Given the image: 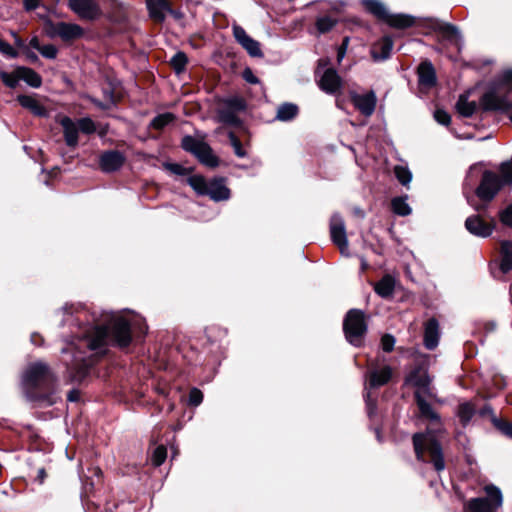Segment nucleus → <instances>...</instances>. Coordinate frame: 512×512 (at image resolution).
<instances>
[{
    "instance_id": "63",
    "label": "nucleus",
    "mask_w": 512,
    "mask_h": 512,
    "mask_svg": "<svg viewBox=\"0 0 512 512\" xmlns=\"http://www.w3.org/2000/svg\"><path fill=\"white\" fill-rule=\"evenodd\" d=\"M46 478V471L44 468H39L37 471L36 480L42 484Z\"/></svg>"
},
{
    "instance_id": "14",
    "label": "nucleus",
    "mask_w": 512,
    "mask_h": 512,
    "mask_svg": "<svg viewBox=\"0 0 512 512\" xmlns=\"http://www.w3.org/2000/svg\"><path fill=\"white\" fill-rule=\"evenodd\" d=\"M233 35L236 41L247 51L251 57L261 58L263 52L260 47V43L251 38L244 28L238 25L233 26Z\"/></svg>"
},
{
    "instance_id": "35",
    "label": "nucleus",
    "mask_w": 512,
    "mask_h": 512,
    "mask_svg": "<svg viewBox=\"0 0 512 512\" xmlns=\"http://www.w3.org/2000/svg\"><path fill=\"white\" fill-rule=\"evenodd\" d=\"M439 32L442 34V36L449 40L454 41L456 44H458L461 41V33L457 26L450 24V23H442L439 26Z\"/></svg>"
},
{
    "instance_id": "21",
    "label": "nucleus",
    "mask_w": 512,
    "mask_h": 512,
    "mask_svg": "<svg viewBox=\"0 0 512 512\" xmlns=\"http://www.w3.org/2000/svg\"><path fill=\"white\" fill-rule=\"evenodd\" d=\"M393 40L389 36H385L375 43L371 48V56L374 61H385L387 60L393 49Z\"/></svg>"
},
{
    "instance_id": "24",
    "label": "nucleus",
    "mask_w": 512,
    "mask_h": 512,
    "mask_svg": "<svg viewBox=\"0 0 512 512\" xmlns=\"http://www.w3.org/2000/svg\"><path fill=\"white\" fill-rule=\"evenodd\" d=\"M385 22L396 29H405L413 26L415 24V17L409 14L404 13H396L391 14L388 13V16L385 19Z\"/></svg>"
},
{
    "instance_id": "48",
    "label": "nucleus",
    "mask_w": 512,
    "mask_h": 512,
    "mask_svg": "<svg viewBox=\"0 0 512 512\" xmlns=\"http://www.w3.org/2000/svg\"><path fill=\"white\" fill-rule=\"evenodd\" d=\"M228 137H229L230 143L234 149V153L238 157L244 158L246 156V152L242 148L240 140L236 137V135L233 132H229Z\"/></svg>"
},
{
    "instance_id": "18",
    "label": "nucleus",
    "mask_w": 512,
    "mask_h": 512,
    "mask_svg": "<svg viewBox=\"0 0 512 512\" xmlns=\"http://www.w3.org/2000/svg\"><path fill=\"white\" fill-rule=\"evenodd\" d=\"M440 340V327L436 318H430L424 323L423 344L426 349L434 350Z\"/></svg>"
},
{
    "instance_id": "16",
    "label": "nucleus",
    "mask_w": 512,
    "mask_h": 512,
    "mask_svg": "<svg viewBox=\"0 0 512 512\" xmlns=\"http://www.w3.org/2000/svg\"><path fill=\"white\" fill-rule=\"evenodd\" d=\"M354 106L366 117H370L376 108L377 97L373 90L365 94H351Z\"/></svg>"
},
{
    "instance_id": "33",
    "label": "nucleus",
    "mask_w": 512,
    "mask_h": 512,
    "mask_svg": "<svg viewBox=\"0 0 512 512\" xmlns=\"http://www.w3.org/2000/svg\"><path fill=\"white\" fill-rule=\"evenodd\" d=\"M217 115L219 121L225 125L234 127L241 125V120L238 117L237 113L226 108L223 105L218 109Z\"/></svg>"
},
{
    "instance_id": "55",
    "label": "nucleus",
    "mask_w": 512,
    "mask_h": 512,
    "mask_svg": "<svg viewBox=\"0 0 512 512\" xmlns=\"http://www.w3.org/2000/svg\"><path fill=\"white\" fill-rule=\"evenodd\" d=\"M365 401H366V408L368 416L371 418L376 413V402L375 400L371 399V395L369 390H365Z\"/></svg>"
},
{
    "instance_id": "44",
    "label": "nucleus",
    "mask_w": 512,
    "mask_h": 512,
    "mask_svg": "<svg viewBox=\"0 0 512 512\" xmlns=\"http://www.w3.org/2000/svg\"><path fill=\"white\" fill-rule=\"evenodd\" d=\"M167 457V450L163 445H160L155 448L153 451L151 461L152 464L156 467L162 465Z\"/></svg>"
},
{
    "instance_id": "39",
    "label": "nucleus",
    "mask_w": 512,
    "mask_h": 512,
    "mask_svg": "<svg viewBox=\"0 0 512 512\" xmlns=\"http://www.w3.org/2000/svg\"><path fill=\"white\" fill-rule=\"evenodd\" d=\"M175 120V115L170 112L162 113L157 116H155L151 123L150 127L156 129V130H162L165 128L168 124L172 123Z\"/></svg>"
},
{
    "instance_id": "30",
    "label": "nucleus",
    "mask_w": 512,
    "mask_h": 512,
    "mask_svg": "<svg viewBox=\"0 0 512 512\" xmlns=\"http://www.w3.org/2000/svg\"><path fill=\"white\" fill-rule=\"evenodd\" d=\"M395 281L392 276L385 275L374 287L375 292L382 298L390 297L394 292Z\"/></svg>"
},
{
    "instance_id": "50",
    "label": "nucleus",
    "mask_w": 512,
    "mask_h": 512,
    "mask_svg": "<svg viewBox=\"0 0 512 512\" xmlns=\"http://www.w3.org/2000/svg\"><path fill=\"white\" fill-rule=\"evenodd\" d=\"M499 218L503 225L512 227V204L499 213Z\"/></svg>"
},
{
    "instance_id": "19",
    "label": "nucleus",
    "mask_w": 512,
    "mask_h": 512,
    "mask_svg": "<svg viewBox=\"0 0 512 512\" xmlns=\"http://www.w3.org/2000/svg\"><path fill=\"white\" fill-rule=\"evenodd\" d=\"M369 381L365 386V390L378 388L389 382L392 377V369L390 366H384L380 369H371L368 373Z\"/></svg>"
},
{
    "instance_id": "45",
    "label": "nucleus",
    "mask_w": 512,
    "mask_h": 512,
    "mask_svg": "<svg viewBox=\"0 0 512 512\" xmlns=\"http://www.w3.org/2000/svg\"><path fill=\"white\" fill-rule=\"evenodd\" d=\"M147 7L150 13V16L156 21L162 22L165 19V13L163 9H160L153 0H147Z\"/></svg>"
},
{
    "instance_id": "64",
    "label": "nucleus",
    "mask_w": 512,
    "mask_h": 512,
    "mask_svg": "<svg viewBox=\"0 0 512 512\" xmlns=\"http://www.w3.org/2000/svg\"><path fill=\"white\" fill-rule=\"evenodd\" d=\"M502 78L505 83H512V70L505 71Z\"/></svg>"
},
{
    "instance_id": "32",
    "label": "nucleus",
    "mask_w": 512,
    "mask_h": 512,
    "mask_svg": "<svg viewBox=\"0 0 512 512\" xmlns=\"http://www.w3.org/2000/svg\"><path fill=\"white\" fill-rule=\"evenodd\" d=\"M408 196L394 197L391 200L392 211L398 216H408L412 213V208L407 202Z\"/></svg>"
},
{
    "instance_id": "1",
    "label": "nucleus",
    "mask_w": 512,
    "mask_h": 512,
    "mask_svg": "<svg viewBox=\"0 0 512 512\" xmlns=\"http://www.w3.org/2000/svg\"><path fill=\"white\" fill-rule=\"evenodd\" d=\"M65 317L62 325L69 323L77 328L75 340L61 349L62 361L69 377L77 382L84 380L97 361V356L106 352L108 345L125 348L131 343V323L120 313L93 311L92 323L83 324L81 316L86 311L65 305L61 310Z\"/></svg>"
},
{
    "instance_id": "15",
    "label": "nucleus",
    "mask_w": 512,
    "mask_h": 512,
    "mask_svg": "<svg viewBox=\"0 0 512 512\" xmlns=\"http://www.w3.org/2000/svg\"><path fill=\"white\" fill-rule=\"evenodd\" d=\"M465 228L474 236L487 238L492 234L495 225L493 221L488 223L479 215H472L465 220Z\"/></svg>"
},
{
    "instance_id": "2",
    "label": "nucleus",
    "mask_w": 512,
    "mask_h": 512,
    "mask_svg": "<svg viewBox=\"0 0 512 512\" xmlns=\"http://www.w3.org/2000/svg\"><path fill=\"white\" fill-rule=\"evenodd\" d=\"M56 377L50 367L41 361L30 364L22 375V386L27 399L40 407L52 406L60 399L55 390L36 393L35 389H53Z\"/></svg>"
},
{
    "instance_id": "23",
    "label": "nucleus",
    "mask_w": 512,
    "mask_h": 512,
    "mask_svg": "<svg viewBox=\"0 0 512 512\" xmlns=\"http://www.w3.org/2000/svg\"><path fill=\"white\" fill-rule=\"evenodd\" d=\"M419 84L432 87L436 83V74L434 67L431 62L424 61L419 65L418 68Z\"/></svg>"
},
{
    "instance_id": "46",
    "label": "nucleus",
    "mask_w": 512,
    "mask_h": 512,
    "mask_svg": "<svg viewBox=\"0 0 512 512\" xmlns=\"http://www.w3.org/2000/svg\"><path fill=\"white\" fill-rule=\"evenodd\" d=\"M0 78L6 86H8L10 88H15L18 85L19 80H21L19 77V68L17 69L16 74L8 73V72H1Z\"/></svg>"
},
{
    "instance_id": "57",
    "label": "nucleus",
    "mask_w": 512,
    "mask_h": 512,
    "mask_svg": "<svg viewBox=\"0 0 512 512\" xmlns=\"http://www.w3.org/2000/svg\"><path fill=\"white\" fill-rule=\"evenodd\" d=\"M497 428L508 438L512 439V423L511 422H495Z\"/></svg>"
},
{
    "instance_id": "62",
    "label": "nucleus",
    "mask_w": 512,
    "mask_h": 512,
    "mask_svg": "<svg viewBox=\"0 0 512 512\" xmlns=\"http://www.w3.org/2000/svg\"><path fill=\"white\" fill-rule=\"evenodd\" d=\"M67 399L68 401L70 402H76L80 399V392L76 389H73L71 391H69L68 395H67Z\"/></svg>"
},
{
    "instance_id": "31",
    "label": "nucleus",
    "mask_w": 512,
    "mask_h": 512,
    "mask_svg": "<svg viewBox=\"0 0 512 512\" xmlns=\"http://www.w3.org/2000/svg\"><path fill=\"white\" fill-rule=\"evenodd\" d=\"M500 269L503 273L512 270V242L503 241L501 244V263Z\"/></svg>"
},
{
    "instance_id": "5",
    "label": "nucleus",
    "mask_w": 512,
    "mask_h": 512,
    "mask_svg": "<svg viewBox=\"0 0 512 512\" xmlns=\"http://www.w3.org/2000/svg\"><path fill=\"white\" fill-rule=\"evenodd\" d=\"M343 330L350 344L356 347L361 346L367 332L364 312L358 309L349 310L344 318Z\"/></svg>"
},
{
    "instance_id": "38",
    "label": "nucleus",
    "mask_w": 512,
    "mask_h": 512,
    "mask_svg": "<svg viewBox=\"0 0 512 512\" xmlns=\"http://www.w3.org/2000/svg\"><path fill=\"white\" fill-rule=\"evenodd\" d=\"M204 145H205V142L200 141L190 135L184 136L182 138V142H181L182 148L185 151L192 153L193 155H196L199 152V150L202 148V146H204Z\"/></svg>"
},
{
    "instance_id": "37",
    "label": "nucleus",
    "mask_w": 512,
    "mask_h": 512,
    "mask_svg": "<svg viewBox=\"0 0 512 512\" xmlns=\"http://www.w3.org/2000/svg\"><path fill=\"white\" fill-rule=\"evenodd\" d=\"M222 105L226 108L239 113L247 108L246 101L240 96H230L222 100Z\"/></svg>"
},
{
    "instance_id": "40",
    "label": "nucleus",
    "mask_w": 512,
    "mask_h": 512,
    "mask_svg": "<svg viewBox=\"0 0 512 512\" xmlns=\"http://www.w3.org/2000/svg\"><path fill=\"white\" fill-rule=\"evenodd\" d=\"M475 409L470 402H463L459 405L457 415L460 421L466 425L473 417Z\"/></svg>"
},
{
    "instance_id": "49",
    "label": "nucleus",
    "mask_w": 512,
    "mask_h": 512,
    "mask_svg": "<svg viewBox=\"0 0 512 512\" xmlns=\"http://www.w3.org/2000/svg\"><path fill=\"white\" fill-rule=\"evenodd\" d=\"M396 339L391 334H385L381 338V347L384 352H391L394 349Z\"/></svg>"
},
{
    "instance_id": "10",
    "label": "nucleus",
    "mask_w": 512,
    "mask_h": 512,
    "mask_svg": "<svg viewBox=\"0 0 512 512\" xmlns=\"http://www.w3.org/2000/svg\"><path fill=\"white\" fill-rule=\"evenodd\" d=\"M330 235L332 242L339 248L342 255L348 256V239L343 217L334 213L330 220Z\"/></svg>"
},
{
    "instance_id": "3",
    "label": "nucleus",
    "mask_w": 512,
    "mask_h": 512,
    "mask_svg": "<svg viewBox=\"0 0 512 512\" xmlns=\"http://www.w3.org/2000/svg\"><path fill=\"white\" fill-rule=\"evenodd\" d=\"M439 434V429L428 428L426 432L415 433L412 437L417 460L431 463L437 472L446 467Z\"/></svg>"
},
{
    "instance_id": "34",
    "label": "nucleus",
    "mask_w": 512,
    "mask_h": 512,
    "mask_svg": "<svg viewBox=\"0 0 512 512\" xmlns=\"http://www.w3.org/2000/svg\"><path fill=\"white\" fill-rule=\"evenodd\" d=\"M19 77L33 88H39L42 84L40 75L30 68H19Z\"/></svg>"
},
{
    "instance_id": "20",
    "label": "nucleus",
    "mask_w": 512,
    "mask_h": 512,
    "mask_svg": "<svg viewBox=\"0 0 512 512\" xmlns=\"http://www.w3.org/2000/svg\"><path fill=\"white\" fill-rule=\"evenodd\" d=\"M60 125L63 128L64 139L69 147H76L78 144L79 129L76 121L72 120L68 116H63L59 120Z\"/></svg>"
},
{
    "instance_id": "17",
    "label": "nucleus",
    "mask_w": 512,
    "mask_h": 512,
    "mask_svg": "<svg viewBox=\"0 0 512 512\" xmlns=\"http://www.w3.org/2000/svg\"><path fill=\"white\" fill-rule=\"evenodd\" d=\"M124 155L117 150L104 152L99 159V165L103 172L111 173L119 170L124 164Z\"/></svg>"
},
{
    "instance_id": "52",
    "label": "nucleus",
    "mask_w": 512,
    "mask_h": 512,
    "mask_svg": "<svg viewBox=\"0 0 512 512\" xmlns=\"http://www.w3.org/2000/svg\"><path fill=\"white\" fill-rule=\"evenodd\" d=\"M434 119L439 124L444 125V126H448L450 124V121H451L450 115L446 111L441 110V109H437L434 112Z\"/></svg>"
},
{
    "instance_id": "42",
    "label": "nucleus",
    "mask_w": 512,
    "mask_h": 512,
    "mask_svg": "<svg viewBox=\"0 0 512 512\" xmlns=\"http://www.w3.org/2000/svg\"><path fill=\"white\" fill-rule=\"evenodd\" d=\"M394 174L397 180L403 185L407 186L412 180V173L408 167L396 165L394 167Z\"/></svg>"
},
{
    "instance_id": "58",
    "label": "nucleus",
    "mask_w": 512,
    "mask_h": 512,
    "mask_svg": "<svg viewBox=\"0 0 512 512\" xmlns=\"http://www.w3.org/2000/svg\"><path fill=\"white\" fill-rule=\"evenodd\" d=\"M348 43H349V38L345 37L342 44L338 47V49H337V62L338 63H340L344 59V57L346 55Z\"/></svg>"
},
{
    "instance_id": "53",
    "label": "nucleus",
    "mask_w": 512,
    "mask_h": 512,
    "mask_svg": "<svg viewBox=\"0 0 512 512\" xmlns=\"http://www.w3.org/2000/svg\"><path fill=\"white\" fill-rule=\"evenodd\" d=\"M0 52L10 58H15L18 55L16 50L8 42L2 39H0Z\"/></svg>"
},
{
    "instance_id": "28",
    "label": "nucleus",
    "mask_w": 512,
    "mask_h": 512,
    "mask_svg": "<svg viewBox=\"0 0 512 512\" xmlns=\"http://www.w3.org/2000/svg\"><path fill=\"white\" fill-rule=\"evenodd\" d=\"M298 106L294 103L285 102L278 106L275 119L281 122H289L298 115Z\"/></svg>"
},
{
    "instance_id": "25",
    "label": "nucleus",
    "mask_w": 512,
    "mask_h": 512,
    "mask_svg": "<svg viewBox=\"0 0 512 512\" xmlns=\"http://www.w3.org/2000/svg\"><path fill=\"white\" fill-rule=\"evenodd\" d=\"M414 397L422 417H425L436 424H440V416L437 414L432 406L424 399L420 391H415Z\"/></svg>"
},
{
    "instance_id": "11",
    "label": "nucleus",
    "mask_w": 512,
    "mask_h": 512,
    "mask_svg": "<svg viewBox=\"0 0 512 512\" xmlns=\"http://www.w3.org/2000/svg\"><path fill=\"white\" fill-rule=\"evenodd\" d=\"M68 7L81 19L93 21L98 19L101 8L95 0H69Z\"/></svg>"
},
{
    "instance_id": "9",
    "label": "nucleus",
    "mask_w": 512,
    "mask_h": 512,
    "mask_svg": "<svg viewBox=\"0 0 512 512\" xmlns=\"http://www.w3.org/2000/svg\"><path fill=\"white\" fill-rule=\"evenodd\" d=\"M47 33L50 37H59L65 42L79 39L83 36L84 30L81 26L68 22L49 23Z\"/></svg>"
},
{
    "instance_id": "56",
    "label": "nucleus",
    "mask_w": 512,
    "mask_h": 512,
    "mask_svg": "<svg viewBox=\"0 0 512 512\" xmlns=\"http://www.w3.org/2000/svg\"><path fill=\"white\" fill-rule=\"evenodd\" d=\"M243 79L249 84H259L260 80L257 76L254 75L251 68L246 67L242 72Z\"/></svg>"
},
{
    "instance_id": "36",
    "label": "nucleus",
    "mask_w": 512,
    "mask_h": 512,
    "mask_svg": "<svg viewBox=\"0 0 512 512\" xmlns=\"http://www.w3.org/2000/svg\"><path fill=\"white\" fill-rule=\"evenodd\" d=\"M456 108L460 115L464 117H470L476 110V104L475 102L468 101L467 96L460 95L456 103Z\"/></svg>"
},
{
    "instance_id": "6",
    "label": "nucleus",
    "mask_w": 512,
    "mask_h": 512,
    "mask_svg": "<svg viewBox=\"0 0 512 512\" xmlns=\"http://www.w3.org/2000/svg\"><path fill=\"white\" fill-rule=\"evenodd\" d=\"M486 497L473 498L465 504L466 512H496L502 505L503 497L501 490L489 485L485 487Z\"/></svg>"
},
{
    "instance_id": "26",
    "label": "nucleus",
    "mask_w": 512,
    "mask_h": 512,
    "mask_svg": "<svg viewBox=\"0 0 512 512\" xmlns=\"http://www.w3.org/2000/svg\"><path fill=\"white\" fill-rule=\"evenodd\" d=\"M361 4L364 6L366 11L380 20L385 21L388 16L389 11L385 4L380 0H361Z\"/></svg>"
},
{
    "instance_id": "47",
    "label": "nucleus",
    "mask_w": 512,
    "mask_h": 512,
    "mask_svg": "<svg viewBox=\"0 0 512 512\" xmlns=\"http://www.w3.org/2000/svg\"><path fill=\"white\" fill-rule=\"evenodd\" d=\"M501 180L503 185L512 184V163L504 162L500 166Z\"/></svg>"
},
{
    "instance_id": "60",
    "label": "nucleus",
    "mask_w": 512,
    "mask_h": 512,
    "mask_svg": "<svg viewBox=\"0 0 512 512\" xmlns=\"http://www.w3.org/2000/svg\"><path fill=\"white\" fill-rule=\"evenodd\" d=\"M154 3L169 14H174V10L171 8L168 0H153Z\"/></svg>"
},
{
    "instance_id": "43",
    "label": "nucleus",
    "mask_w": 512,
    "mask_h": 512,
    "mask_svg": "<svg viewBox=\"0 0 512 512\" xmlns=\"http://www.w3.org/2000/svg\"><path fill=\"white\" fill-rule=\"evenodd\" d=\"M79 131L84 134H93L96 131L94 121L89 117H83L76 121Z\"/></svg>"
},
{
    "instance_id": "27",
    "label": "nucleus",
    "mask_w": 512,
    "mask_h": 512,
    "mask_svg": "<svg viewBox=\"0 0 512 512\" xmlns=\"http://www.w3.org/2000/svg\"><path fill=\"white\" fill-rule=\"evenodd\" d=\"M17 100L22 107L30 110L36 116H45L47 114L45 107L31 96L19 95Z\"/></svg>"
},
{
    "instance_id": "7",
    "label": "nucleus",
    "mask_w": 512,
    "mask_h": 512,
    "mask_svg": "<svg viewBox=\"0 0 512 512\" xmlns=\"http://www.w3.org/2000/svg\"><path fill=\"white\" fill-rule=\"evenodd\" d=\"M313 4L314 2L310 5ZM315 4L317 6V10L320 13H323V15H319L316 18L315 27L320 34L327 33L338 23V19L333 16V13H338L339 9L335 3L330 1H318L315 2Z\"/></svg>"
},
{
    "instance_id": "61",
    "label": "nucleus",
    "mask_w": 512,
    "mask_h": 512,
    "mask_svg": "<svg viewBox=\"0 0 512 512\" xmlns=\"http://www.w3.org/2000/svg\"><path fill=\"white\" fill-rule=\"evenodd\" d=\"M23 2L25 9L28 11L35 10L40 4V0H23Z\"/></svg>"
},
{
    "instance_id": "54",
    "label": "nucleus",
    "mask_w": 512,
    "mask_h": 512,
    "mask_svg": "<svg viewBox=\"0 0 512 512\" xmlns=\"http://www.w3.org/2000/svg\"><path fill=\"white\" fill-rule=\"evenodd\" d=\"M202 401H203L202 392L197 388L191 389V391L189 393V404H191L193 406H198L201 404Z\"/></svg>"
},
{
    "instance_id": "12",
    "label": "nucleus",
    "mask_w": 512,
    "mask_h": 512,
    "mask_svg": "<svg viewBox=\"0 0 512 512\" xmlns=\"http://www.w3.org/2000/svg\"><path fill=\"white\" fill-rule=\"evenodd\" d=\"M480 103L485 111L507 112L512 109V103L507 95H501L495 90L486 92Z\"/></svg>"
},
{
    "instance_id": "22",
    "label": "nucleus",
    "mask_w": 512,
    "mask_h": 512,
    "mask_svg": "<svg viewBox=\"0 0 512 512\" xmlns=\"http://www.w3.org/2000/svg\"><path fill=\"white\" fill-rule=\"evenodd\" d=\"M409 381L417 388L416 391H420L421 395L432 396L430 384L432 382L431 377L426 371L415 370L409 376Z\"/></svg>"
},
{
    "instance_id": "51",
    "label": "nucleus",
    "mask_w": 512,
    "mask_h": 512,
    "mask_svg": "<svg viewBox=\"0 0 512 512\" xmlns=\"http://www.w3.org/2000/svg\"><path fill=\"white\" fill-rule=\"evenodd\" d=\"M40 54L47 59H55L57 56V48L52 44L43 45L40 50Z\"/></svg>"
},
{
    "instance_id": "41",
    "label": "nucleus",
    "mask_w": 512,
    "mask_h": 512,
    "mask_svg": "<svg viewBox=\"0 0 512 512\" xmlns=\"http://www.w3.org/2000/svg\"><path fill=\"white\" fill-rule=\"evenodd\" d=\"M187 62H188L187 55L182 51H178L170 59V64L177 74H180L185 70Z\"/></svg>"
},
{
    "instance_id": "59",
    "label": "nucleus",
    "mask_w": 512,
    "mask_h": 512,
    "mask_svg": "<svg viewBox=\"0 0 512 512\" xmlns=\"http://www.w3.org/2000/svg\"><path fill=\"white\" fill-rule=\"evenodd\" d=\"M166 168L176 175H185L186 168L180 164H166Z\"/></svg>"
},
{
    "instance_id": "13",
    "label": "nucleus",
    "mask_w": 512,
    "mask_h": 512,
    "mask_svg": "<svg viewBox=\"0 0 512 512\" xmlns=\"http://www.w3.org/2000/svg\"><path fill=\"white\" fill-rule=\"evenodd\" d=\"M319 88L329 95H336L340 93L343 87L342 78L337 71L333 68H327L319 75L317 80Z\"/></svg>"
},
{
    "instance_id": "4",
    "label": "nucleus",
    "mask_w": 512,
    "mask_h": 512,
    "mask_svg": "<svg viewBox=\"0 0 512 512\" xmlns=\"http://www.w3.org/2000/svg\"><path fill=\"white\" fill-rule=\"evenodd\" d=\"M187 182L198 195L209 196L215 202L230 198V189L226 186L224 178L207 181L201 175H192L188 177Z\"/></svg>"
},
{
    "instance_id": "8",
    "label": "nucleus",
    "mask_w": 512,
    "mask_h": 512,
    "mask_svg": "<svg viewBox=\"0 0 512 512\" xmlns=\"http://www.w3.org/2000/svg\"><path fill=\"white\" fill-rule=\"evenodd\" d=\"M499 175L492 171H484L481 182L476 189V195L483 201H491L503 187Z\"/></svg>"
},
{
    "instance_id": "29",
    "label": "nucleus",
    "mask_w": 512,
    "mask_h": 512,
    "mask_svg": "<svg viewBox=\"0 0 512 512\" xmlns=\"http://www.w3.org/2000/svg\"><path fill=\"white\" fill-rule=\"evenodd\" d=\"M198 160L205 166L215 168L219 165L218 157L213 153L212 148L205 143L204 146L195 155Z\"/></svg>"
}]
</instances>
